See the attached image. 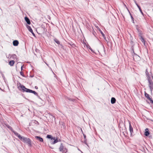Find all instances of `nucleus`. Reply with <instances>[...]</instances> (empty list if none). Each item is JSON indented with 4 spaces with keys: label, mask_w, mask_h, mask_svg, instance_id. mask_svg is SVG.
<instances>
[{
    "label": "nucleus",
    "mask_w": 153,
    "mask_h": 153,
    "mask_svg": "<svg viewBox=\"0 0 153 153\" xmlns=\"http://www.w3.org/2000/svg\"><path fill=\"white\" fill-rule=\"evenodd\" d=\"M133 53L134 54V55H133V54H132V55H133L134 59V57H138V58L139 57V56H138L136 54L134 53V51H133Z\"/></svg>",
    "instance_id": "22"
},
{
    "label": "nucleus",
    "mask_w": 153,
    "mask_h": 153,
    "mask_svg": "<svg viewBox=\"0 0 153 153\" xmlns=\"http://www.w3.org/2000/svg\"><path fill=\"white\" fill-rule=\"evenodd\" d=\"M84 143L85 144H87V143H86V139H84Z\"/></svg>",
    "instance_id": "34"
},
{
    "label": "nucleus",
    "mask_w": 153,
    "mask_h": 153,
    "mask_svg": "<svg viewBox=\"0 0 153 153\" xmlns=\"http://www.w3.org/2000/svg\"><path fill=\"white\" fill-rule=\"evenodd\" d=\"M11 57H12L13 59L16 58V55L15 54H12L11 55Z\"/></svg>",
    "instance_id": "23"
},
{
    "label": "nucleus",
    "mask_w": 153,
    "mask_h": 153,
    "mask_svg": "<svg viewBox=\"0 0 153 153\" xmlns=\"http://www.w3.org/2000/svg\"><path fill=\"white\" fill-rule=\"evenodd\" d=\"M30 32L32 33V34H33V36H35V34L34 33H33V30H32V32Z\"/></svg>",
    "instance_id": "30"
},
{
    "label": "nucleus",
    "mask_w": 153,
    "mask_h": 153,
    "mask_svg": "<svg viewBox=\"0 0 153 153\" xmlns=\"http://www.w3.org/2000/svg\"><path fill=\"white\" fill-rule=\"evenodd\" d=\"M46 137L48 139H51V140L50 141L52 140V139H54V138H53V137H52L51 135H48Z\"/></svg>",
    "instance_id": "19"
},
{
    "label": "nucleus",
    "mask_w": 153,
    "mask_h": 153,
    "mask_svg": "<svg viewBox=\"0 0 153 153\" xmlns=\"http://www.w3.org/2000/svg\"><path fill=\"white\" fill-rule=\"evenodd\" d=\"M61 127L63 129H65L66 126L65 123L63 122H62V124H61Z\"/></svg>",
    "instance_id": "20"
},
{
    "label": "nucleus",
    "mask_w": 153,
    "mask_h": 153,
    "mask_svg": "<svg viewBox=\"0 0 153 153\" xmlns=\"http://www.w3.org/2000/svg\"><path fill=\"white\" fill-rule=\"evenodd\" d=\"M134 2L135 3V4H136V3H137V2L135 0H134Z\"/></svg>",
    "instance_id": "41"
},
{
    "label": "nucleus",
    "mask_w": 153,
    "mask_h": 153,
    "mask_svg": "<svg viewBox=\"0 0 153 153\" xmlns=\"http://www.w3.org/2000/svg\"><path fill=\"white\" fill-rule=\"evenodd\" d=\"M139 9V10L140 11V12H141V14H142V15H143V13L142 11V10H141V9L140 7H140H138V8Z\"/></svg>",
    "instance_id": "25"
},
{
    "label": "nucleus",
    "mask_w": 153,
    "mask_h": 153,
    "mask_svg": "<svg viewBox=\"0 0 153 153\" xmlns=\"http://www.w3.org/2000/svg\"><path fill=\"white\" fill-rule=\"evenodd\" d=\"M6 127L8 128H9V129H10V130L13 132V133H14L15 131L13 130V128L10 126L9 125H6Z\"/></svg>",
    "instance_id": "17"
},
{
    "label": "nucleus",
    "mask_w": 153,
    "mask_h": 153,
    "mask_svg": "<svg viewBox=\"0 0 153 153\" xmlns=\"http://www.w3.org/2000/svg\"><path fill=\"white\" fill-rule=\"evenodd\" d=\"M14 134L17 137L22 141L23 138H24V137L22 136L20 134H19L17 132L15 131Z\"/></svg>",
    "instance_id": "6"
},
{
    "label": "nucleus",
    "mask_w": 153,
    "mask_h": 153,
    "mask_svg": "<svg viewBox=\"0 0 153 153\" xmlns=\"http://www.w3.org/2000/svg\"><path fill=\"white\" fill-rule=\"evenodd\" d=\"M59 151L62 153H66L68 151V149L64 147L62 143H61L59 148Z\"/></svg>",
    "instance_id": "2"
},
{
    "label": "nucleus",
    "mask_w": 153,
    "mask_h": 153,
    "mask_svg": "<svg viewBox=\"0 0 153 153\" xmlns=\"http://www.w3.org/2000/svg\"><path fill=\"white\" fill-rule=\"evenodd\" d=\"M137 6V7L138 8V7H140V6L137 3H136V4H135Z\"/></svg>",
    "instance_id": "37"
},
{
    "label": "nucleus",
    "mask_w": 153,
    "mask_h": 153,
    "mask_svg": "<svg viewBox=\"0 0 153 153\" xmlns=\"http://www.w3.org/2000/svg\"><path fill=\"white\" fill-rule=\"evenodd\" d=\"M145 40H143V41H141V42H142L143 43V42H145Z\"/></svg>",
    "instance_id": "46"
},
{
    "label": "nucleus",
    "mask_w": 153,
    "mask_h": 153,
    "mask_svg": "<svg viewBox=\"0 0 153 153\" xmlns=\"http://www.w3.org/2000/svg\"><path fill=\"white\" fill-rule=\"evenodd\" d=\"M140 39L141 41H143V40H144L143 38L142 37V36L140 37Z\"/></svg>",
    "instance_id": "27"
},
{
    "label": "nucleus",
    "mask_w": 153,
    "mask_h": 153,
    "mask_svg": "<svg viewBox=\"0 0 153 153\" xmlns=\"http://www.w3.org/2000/svg\"><path fill=\"white\" fill-rule=\"evenodd\" d=\"M103 38H104L106 42L107 43H108V39H106V37H105H105H103Z\"/></svg>",
    "instance_id": "26"
},
{
    "label": "nucleus",
    "mask_w": 153,
    "mask_h": 153,
    "mask_svg": "<svg viewBox=\"0 0 153 153\" xmlns=\"http://www.w3.org/2000/svg\"><path fill=\"white\" fill-rule=\"evenodd\" d=\"M146 77L147 78L148 80L149 81L151 79V77L150 76V74H149V73L148 72L147 69H146Z\"/></svg>",
    "instance_id": "7"
},
{
    "label": "nucleus",
    "mask_w": 153,
    "mask_h": 153,
    "mask_svg": "<svg viewBox=\"0 0 153 153\" xmlns=\"http://www.w3.org/2000/svg\"><path fill=\"white\" fill-rule=\"evenodd\" d=\"M89 49H90V50H91L92 51H93L92 49L91 48H89Z\"/></svg>",
    "instance_id": "44"
},
{
    "label": "nucleus",
    "mask_w": 153,
    "mask_h": 153,
    "mask_svg": "<svg viewBox=\"0 0 153 153\" xmlns=\"http://www.w3.org/2000/svg\"><path fill=\"white\" fill-rule=\"evenodd\" d=\"M35 88H36V89H37L38 88V87L37 86H35Z\"/></svg>",
    "instance_id": "40"
},
{
    "label": "nucleus",
    "mask_w": 153,
    "mask_h": 153,
    "mask_svg": "<svg viewBox=\"0 0 153 153\" xmlns=\"http://www.w3.org/2000/svg\"><path fill=\"white\" fill-rule=\"evenodd\" d=\"M116 101V100L114 97H112L111 98V104H114L115 103Z\"/></svg>",
    "instance_id": "16"
},
{
    "label": "nucleus",
    "mask_w": 153,
    "mask_h": 153,
    "mask_svg": "<svg viewBox=\"0 0 153 153\" xmlns=\"http://www.w3.org/2000/svg\"><path fill=\"white\" fill-rule=\"evenodd\" d=\"M99 31H100V33H101V34H102L103 37H105V35L104 34V33L102 32L101 31V30L100 29Z\"/></svg>",
    "instance_id": "24"
},
{
    "label": "nucleus",
    "mask_w": 153,
    "mask_h": 153,
    "mask_svg": "<svg viewBox=\"0 0 153 153\" xmlns=\"http://www.w3.org/2000/svg\"><path fill=\"white\" fill-rule=\"evenodd\" d=\"M150 102H151V103H152L153 104V100H151Z\"/></svg>",
    "instance_id": "38"
},
{
    "label": "nucleus",
    "mask_w": 153,
    "mask_h": 153,
    "mask_svg": "<svg viewBox=\"0 0 153 153\" xmlns=\"http://www.w3.org/2000/svg\"><path fill=\"white\" fill-rule=\"evenodd\" d=\"M49 147L50 148L52 149H53V148H52V147H51L50 146H49Z\"/></svg>",
    "instance_id": "45"
},
{
    "label": "nucleus",
    "mask_w": 153,
    "mask_h": 153,
    "mask_svg": "<svg viewBox=\"0 0 153 153\" xmlns=\"http://www.w3.org/2000/svg\"><path fill=\"white\" fill-rule=\"evenodd\" d=\"M129 131L130 133V135L131 136H132V134L133 133V127H132L131 126V123L130 121H129Z\"/></svg>",
    "instance_id": "5"
},
{
    "label": "nucleus",
    "mask_w": 153,
    "mask_h": 153,
    "mask_svg": "<svg viewBox=\"0 0 153 153\" xmlns=\"http://www.w3.org/2000/svg\"><path fill=\"white\" fill-rule=\"evenodd\" d=\"M148 82L149 83V87L151 91H152V89H153V82H152L151 79L148 81Z\"/></svg>",
    "instance_id": "4"
},
{
    "label": "nucleus",
    "mask_w": 153,
    "mask_h": 153,
    "mask_svg": "<svg viewBox=\"0 0 153 153\" xmlns=\"http://www.w3.org/2000/svg\"><path fill=\"white\" fill-rule=\"evenodd\" d=\"M145 97L147 98L148 100H150L151 101V100H152L150 97L149 95L146 93V92H145Z\"/></svg>",
    "instance_id": "12"
},
{
    "label": "nucleus",
    "mask_w": 153,
    "mask_h": 153,
    "mask_svg": "<svg viewBox=\"0 0 153 153\" xmlns=\"http://www.w3.org/2000/svg\"><path fill=\"white\" fill-rule=\"evenodd\" d=\"M13 45L14 46H17L19 44V41L17 40H15L13 41Z\"/></svg>",
    "instance_id": "14"
},
{
    "label": "nucleus",
    "mask_w": 153,
    "mask_h": 153,
    "mask_svg": "<svg viewBox=\"0 0 153 153\" xmlns=\"http://www.w3.org/2000/svg\"><path fill=\"white\" fill-rule=\"evenodd\" d=\"M145 132H144V135L146 136H148L150 134V132L149 131V129L148 128H146L145 130Z\"/></svg>",
    "instance_id": "9"
},
{
    "label": "nucleus",
    "mask_w": 153,
    "mask_h": 153,
    "mask_svg": "<svg viewBox=\"0 0 153 153\" xmlns=\"http://www.w3.org/2000/svg\"><path fill=\"white\" fill-rule=\"evenodd\" d=\"M25 19L28 25H30L31 23L29 19L27 16L25 17Z\"/></svg>",
    "instance_id": "15"
},
{
    "label": "nucleus",
    "mask_w": 153,
    "mask_h": 153,
    "mask_svg": "<svg viewBox=\"0 0 153 153\" xmlns=\"http://www.w3.org/2000/svg\"><path fill=\"white\" fill-rule=\"evenodd\" d=\"M145 42H146V41H145L144 42H143V43H144V45H145Z\"/></svg>",
    "instance_id": "43"
},
{
    "label": "nucleus",
    "mask_w": 153,
    "mask_h": 153,
    "mask_svg": "<svg viewBox=\"0 0 153 153\" xmlns=\"http://www.w3.org/2000/svg\"><path fill=\"white\" fill-rule=\"evenodd\" d=\"M131 48H132V51H134V48L133 46L131 47Z\"/></svg>",
    "instance_id": "35"
},
{
    "label": "nucleus",
    "mask_w": 153,
    "mask_h": 153,
    "mask_svg": "<svg viewBox=\"0 0 153 153\" xmlns=\"http://www.w3.org/2000/svg\"><path fill=\"white\" fill-rule=\"evenodd\" d=\"M137 30L139 36L140 37V36H142V35L143 34L142 31L137 28Z\"/></svg>",
    "instance_id": "13"
},
{
    "label": "nucleus",
    "mask_w": 153,
    "mask_h": 153,
    "mask_svg": "<svg viewBox=\"0 0 153 153\" xmlns=\"http://www.w3.org/2000/svg\"><path fill=\"white\" fill-rule=\"evenodd\" d=\"M68 99L70 100H71V101H74V99H71L70 98H68Z\"/></svg>",
    "instance_id": "32"
},
{
    "label": "nucleus",
    "mask_w": 153,
    "mask_h": 153,
    "mask_svg": "<svg viewBox=\"0 0 153 153\" xmlns=\"http://www.w3.org/2000/svg\"><path fill=\"white\" fill-rule=\"evenodd\" d=\"M92 33L93 34V35H94L95 36H96V32L94 31L93 30V31L92 32Z\"/></svg>",
    "instance_id": "28"
},
{
    "label": "nucleus",
    "mask_w": 153,
    "mask_h": 153,
    "mask_svg": "<svg viewBox=\"0 0 153 153\" xmlns=\"http://www.w3.org/2000/svg\"><path fill=\"white\" fill-rule=\"evenodd\" d=\"M54 139H52V140L50 141V142L52 144H54L58 142V140L57 138L56 139L55 137H54Z\"/></svg>",
    "instance_id": "8"
},
{
    "label": "nucleus",
    "mask_w": 153,
    "mask_h": 153,
    "mask_svg": "<svg viewBox=\"0 0 153 153\" xmlns=\"http://www.w3.org/2000/svg\"><path fill=\"white\" fill-rule=\"evenodd\" d=\"M149 137H151V136H150Z\"/></svg>",
    "instance_id": "47"
},
{
    "label": "nucleus",
    "mask_w": 153,
    "mask_h": 153,
    "mask_svg": "<svg viewBox=\"0 0 153 153\" xmlns=\"http://www.w3.org/2000/svg\"><path fill=\"white\" fill-rule=\"evenodd\" d=\"M20 74L22 76H24V73L22 71L20 72Z\"/></svg>",
    "instance_id": "29"
},
{
    "label": "nucleus",
    "mask_w": 153,
    "mask_h": 153,
    "mask_svg": "<svg viewBox=\"0 0 153 153\" xmlns=\"http://www.w3.org/2000/svg\"><path fill=\"white\" fill-rule=\"evenodd\" d=\"M15 62L14 60H12L9 62V64L11 66H13L14 63Z\"/></svg>",
    "instance_id": "18"
},
{
    "label": "nucleus",
    "mask_w": 153,
    "mask_h": 153,
    "mask_svg": "<svg viewBox=\"0 0 153 153\" xmlns=\"http://www.w3.org/2000/svg\"><path fill=\"white\" fill-rule=\"evenodd\" d=\"M23 66H22L21 67V71H22L23 69Z\"/></svg>",
    "instance_id": "39"
},
{
    "label": "nucleus",
    "mask_w": 153,
    "mask_h": 153,
    "mask_svg": "<svg viewBox=\"0 0 153 153\" xmlns=\"http://www.w3.org/2000/svg\"><path fill=\"white\" fill-rule=\"evenodd\" d=\"M27 28L28 30L30 32H32V29L31 27L30 26L27 25Z\"/></svg>",
    "instance_id": "21"
},
{
    "label": "nucleus",
    "mask_w": 153,
    "mask_h": 153,
    "mask_svg": "<svg viewBox=\"0 0 153 153\" xmlns=\"http://www.w3.org/2000/svg\"><path fill=\"white\" fill-rule=\"evenodd\" d=\"M54 41L58 44H60L61 46V47L62 49H63V46H62V44H60L59 41L56 39L55 38L54 39Z\"/></svg>",
    "instance_id": "11"
},
{
    "label": "nucleus",
    "mask_w": 153,
    "mask_h": 153,
    "mask_svg": "<svg viewBox=\"0 0 153 153\" xmlns=\"http://www.w3.org/2000/svg\"><path fill=\"white\" fill-rule=\"evenodd\" d=\"M83 136H84V139H86V136L84 134H83Z\"/></svg>",
    "instance_id": "36"
},
{
    "label": "nucleus",
    "mask_w": 153,
    "mask_h": 153,
    "mask_svg": "<svg viewBox=\"0 0 153 153\" xmlns=\"http://www.w3.org/2000/svg\"><path fill=\"white\" fill-rule=\"evenodd\" d=\"M35 138L36 140L39 141L41 142H43V140L42 138L40 137L39 136H36L35 137Z\"/></svg>",
    "instance_id": "10"
},
{
    "label": "nucleus",
    "mask_w": 153,
    "mask_h": 153,
    "mask_svg": "<svg viewBox=\"0 0 153 153\" xmlns=\"http://www.w3.org/2000/svg\"><path fill=\"white\" fill-rule=\"evenodd\" d=\"M22 141L24 143H26L28 145V146L30 147L32 146L31 143V141L30 139L29 138H27L24 137Z\"/></svg>",
    "instance_id": "3"
},
{
    "label": "nucleus",
    "mask_w": 153,
    "mask_h": 153,
    "mask_svg": "<svg viewBox=\"0 0 153 153\" xmlns=\"http://www.w3.org/2000/svg\"><path fill=\"white\" fill-rule=\"evenodd\" d=\"M2 77L3 78V79L4 80L5 78V76H4V75L3 74H2Z\"/></svg>",
    "instance_id": "31"
},
{
    "label": "nucleus",
    "mask_w": 153,
    "mask_h": 153,
    "mask_svg": "<svg viewBox=\"0 0 153 153\" xmlns=\"http://www.w3.org/2000/svg\"><path fill=\"white\" fill-rule=\"evenodd\" d=\"M130 15L131 18L132 20H133L134 19V18L133 17V16H132L131 15V13H130Z\"/></svg>",
    "instance_id": "33"
},
{
    "label": "nucleus",
    "mask_w": 153,
    "mask_h": 153,
    "mask_svg": "<svg viewBox=\"0 0 153 153\" xmlns=\"http://www.w3.org/2000/svg\"><path fill=\"white\" fill-rule=\"evenodd\" d=\"M132 22L133 23H134V19L132 20Z\"/></svg>",
    "instance_id": "42"
},
{
    "label": "nucleus",
    "mask_w": 153,
    "mask_h": 153,
    "mask_svg": "<svg viewBox=\"0 0 153 153\" xmlns=\"http://www.w3.org/2000/svg\"><path fill=\"white\" fill-rule=\"evenodd\" d=\"M17 86L19 90L23 92L31 93L39 97L37 92L30 89L26 88L25 86L19 82L17 83Z\"/></svg>",
    "instance_id": "1"
}]
</instances>
